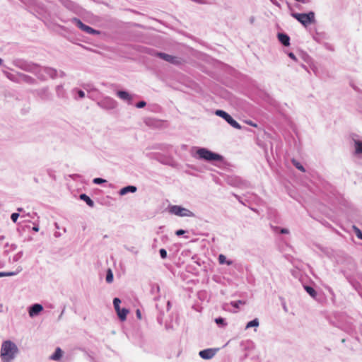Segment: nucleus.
Returning <instances> with one entry per match:
<instances>
[{"mask_svg": "<svg viewBox=\"0 0 362 362\" xmlns=\"http://www.w3.org/2000/svg\"><path fill=\"white\" fill-rule=\"evenodd\" d=\"M80 199L83 200L89 206L93 207L94 206L93 201L86 194H81Z\"/></svg>", "mask_w": 362, "mask_h": 362, "instance_id": "ddd939ff", "label": "nucleus"}, {"mask_svg": "<svg viewBox=\"0 0 362 362\" xmlns=\"http://www.w3.org/2000/svg\"><path fill=\"white\" fill-rule=\"evenodd\" d=\"M169 211L171 214H175L178 216H188V217L194 216V214L191 211H189L187 209L183 208L180 206H177V205L172 206L170 208Z\"/></svg>", "mask_w": 362, "mask_h": 362, "instance_id": "20e7f679", "label": "nucleus"}, {"mask_svg": "<svg viewBox=\"0 0 362 362\" xmlns=\"http://www.w3.org/2000/svg\"><path fill=\"white\" fill-rule=\"evenodd\" d=\"M216 115H218V116H219V117H222V118H223V119H225V118H226V117H227V116L228 115V114L226 112H225V111H223V110H216Z\"/></svg>", "mask_w": 362, "mask_h": 362, "instance_id": "412c9836", "label": "nucleus"}, {"mask_svg": "<svg viewBox=\"0 0 362 362\" xmlns=\"http://www.w3.org/2000/svg\"><path fill=\"white\" fill-rule=\"evenodd\" d=\"M288 56H289L291 59H296V57H295V55H294V54H293V53H292V52L289 53V54H288Z\"/></svg>", "mask_w": 362, "mask_h": 362, "instance_id": "c9c22d12", "label": "nucleus"}, {"mask_svg": "<svg viewBox=\"0 0 362 362\" xmlns=\"http://www.w3.org/2000/svg\"><path fill=\"white\" fill-rule=\"evenodd\" d=\"M73 21L75 23V24L79 29H81V30H83L88 34L94 35V34L100 33L99 31L94 30L93 28H90V26L83 24L81 22V21L78 18H74Z\"/></svg>", "mask_w": 362, "mask_h": 362, "instance_id": "39448f33", "label": "nucleus"}, {"mask_svg": "<svg viewBox=\"0 0 362 362\" xmlns=\"http://www.w3.org/2000/svg\"><path fill=\"white\" fill-rule=\"evenodd\" d=\"M105 180L102 179V178H100V177H97V178H95L93 180V183L95 184H101V183H103L105 182Z\"/></svg>", "mask_w": 362, "mask_h": 362, "instance_id": "cd10ccee", "label": "nucleus"}, {"mask_svg": "<svg viewBox=\"0 0 362 362\" xmlns=\"http://www.w3.org/2000/svg\"><path fill=\"white\" fill-rule=\"evenodd\" d=\"M18 211H22V209H21V208H18Z\"/></svg>", "mask_w": 362, "mask_h": 362, "instance_id": "58836bf2", "label": "nucleus"}, {"mask_svg": "<svg viewBox=\"0 0 362 362\" xmlns=\"http://www.w3.org/2000/svg\"><path fill=\"white\" fill-rule=\"evenodd\" d=\"M281 233H288V230L286 228H283L281 230Z\"/></svg>", "mask_w": 362, "mask_h": 362, "instance_id": "4c0bfd02", "label": "nucleus"}, {"mask_svg": "<svg viewBox=\"0 0 362 362\" xmlns=\"http://www.w3.org/2000/svg\"><path fill=\"white\" fill-rule=\"evenodd\" d=\"M78 96L81 98H83L85 97V93L83 91V90H78Z\"/></svg>", "mask_w": 362, "mask_h": 362, "instance_id": "473e14b6", "label": "nucleus"}, {"mask_svg": "<svg viewBox=\"0 0 362 362\" xmlns=\"http://www.w3.org/2000/svg\"><path fill=\"white\" fill-rule=\"evenodd\" d=\"M117 95L122 100H131V95L126 91L120 90L117 92Z\"/></svg>", "mask_w": 362, "mask_h": 362, "instance_id": "4468645a", "label": "nucleus"}, {"mask_svg": "<svg viewBox=\"0 0 362 362\" xmlns=\"http://www.w3.org/2000/svg\"><path fill=\"white\" fill-rule=\"evenodd\" d=\"M18 352L17 346L11 341H5L1 345V361L11 362Z\"/></svg>", "mask_w": 362, "mask_h": 362, "instance_id": "f257e3e1", "label": "nucleus"}, {"mask_svg": "<svg viewBox=\"0 0 362 362\" xmlns=\"http://www.w3.org/2000/svg\"><path fill=\"white\" fill-rule=\"evenodd\" d=\"M136 317H138V319L141 320V313L140 310L138 309L136 311Z\"/></svg>", "mask_w": 362, "mask_h": 362, "instance_id": "f704fd0d", "label": "nucleus"}, {"mask_svg": "<svg viewBox=\"0 0 362 362\" xmlns=\"http://www.w3.org/2000/svg\"><path fill=\"white\" fill-rule=\"evenodd\" d=\"M245 122L250 126L257 127V124L251 120H245Z\"/></svg>", "mask_w": 362, "mask_h": 362, "instance_id": "7c9ffc66", "label": "nucleus"}, {"mask_svg": "<svg viewBox=\"0 0 362 362\" xmlns=\"http://www.w3.org/2000/svg\"><path fill=\"white\" fill-rule=\"evenodd\" d=\"M231 116L228 114V115L227 116L226 118H225V120L228 123V122L231 119Z\"/></svg>", "mask_w": 362, "mask_h": 362, "instance_id": "e433bc0d", "label": "nucleus"}, {"mask_svg": "<svg viewBox=\"0 0 362 362\" xmlns=\"http://www.w3.org/2000/svg\"><path fill=\"white\" fill-rule=\"evenodd\" d=\"M292 16L305 27L315 21V13L312 11L308 13H293Z\"/></svg>", "mask_w": 362, "mask_h": 362, "instance_id": "7ed1b4c3", "label": "nucleus"}, {"mask_svg": "<svg viewBox=\"0 0 362 362\" xmlns=\"http://www.w3.org/2000/svg\"><path fill=\"white\" fill-rule=\"evenodd\" d=\"M43 308L40 304H35L33 305L29 310V315L31 317H33L35 315H37L42 310Z\"/></svg>", "mask_w": 362, "mask_h": 362, "instance_id": "1a4fd4ad", "label": "nucleus"}, {"mask_svg": "<svg viewBox=\"0 0 362 362\" xmlns=\"http://www.w3.org/2000/svg\"><path fill=\"white\" fill-rule=\"evenodd\" d=\"M197 153L200 158L207 161L222 160L223 159L221 155L215 153L206 148H199L197 150Z\"/></svg>", "mask_w": 362, "mask_h": 362, "instance_id": "f03ea898", "label": "nucleus"}, {"mask_svg": "<svg viewBox=\"0 0 362 362\" xmlns=\"http://www.w3.org/2000/svg\"><path fill=\"white\" fill-rule=\"evenodd\" d=\"M116 312L117 313L119 318L122 321H124L127 318V315L129 313V310L126 308H122V309L119 308V311H116Z\"/></svg>", "mask_w": 362, "mask_h": 362, "instance_id": "f8f14e48", "label": "nucleus"}, {"mask_svg": "<svg viewBox=\"0 0 362 362\" xmlns=\"http://www.w3.org/2000/svg\"><path fill=\"white\" fill-rule=\"evenodd\" d=\"M278 40L279 42L284 45V46H289L290 45V37L288 35L284 33H279L277 35Z\"/></svg>", "mask_w": 362, "mask_h": 362, "instance_id": "6e6552de", "label": "nucleus"}, {"mask_svg": "<svg viewBox=\"0 0 362 362\" xmlns=\"http://www.w3.org/2000/svg\"><path fill=\"white\" fill-rule=\"evenodd\" d=\"M146 102H144V101H140V102H139V103L136 105V107L137 108H142V107H145V106H146Z\"/></svg>", "mask_w": 362, "mask_h": 362, "instance_id": "c85d7f7f", "label": "nucleus"}, {"mask_svg": "<svg viewBox=\"0 0 362 362\" xmlns=\"http://www.w3.org/2000/svg\"><path fill=\"white\" fill-rule=\"evenodd\" d=\"M160 255L163 259H165L167 257V252L165 249L162 248L159 251Z\"/></svg>", "mask_w": 362, "mask_h": 362, "instance_id": "393cba45", "label": "nucleus"}, {"mask_svg": "<svg viewBox=\"0 0 362 362\" xmlns=\"http://www.w3.org/2000/svg\"><path fill=\"white\" fill-rule=\"evenodd\" d=\"M158 55L163 59L171 62L173 64H179L180 60L177 57L165 54V53H158Z\"/></svg>", "mask_w": 362, "mask_h": 362, "instance_id": "423d86ee", "label": "nucleus"}, {"mask_svg": "<svg viewBox=\"0 0 362 362\" xmlns=\"http://www.w3.org/2000/svg\"><path fill=\"white\" fill-rule=\"evenodd\" d=\"M228 124L237 129H240L242 128L240 124L233 119V117H231L230 120L228 122Z\"/></svg>", "mask_w": 362, "mask_h": 362, "instance_id": "dca6fc26", "label": "nucleus"}, {"mask_svg": "<svg viewBox=\"0 0 362 362\" xmlns=\"http://www.w3.org/2000/svg\"><path fill=\"white\" fill-rule=\"evenodd\" d=\"M218 262L220 264H223L224 263H227L228 264H230V262H226V257L223 255H220L218 257Z\"/></svg>", "mask_w": 362, "mask_h": 362, "instance_id": "5701e85b", "label": "nucleus"}, {"mask_svg": "<svg viewBox=\"0 0 362 362\" xmlns=\"http://www.w3.org/2000/svg\"><path fill=\"white\" fill-rule=\"evenodd\" d=\"M14 273H6V272H2L1 273V277L2 276H11V275H13Z\"/></svg>", "mask_w": 362, "mask_h": 362, "instance_id": "72a5a7b5", "label": "nucleus"}, {"mask_svg": "<svg viewBox=\"0 0 362 362\" xmlns=\"http://www.w3.org/2000/svg\"><path fill=\"white\" fill-rule=\"evenodd\" d=\"M121 303V300L118 298H115L113 300V304L114 307L116 311H119V309L120 308L119 304Z\"/></svg>", "mask_w": 362, "mask_h": 362, "instance_id": "4be33fe9", "label": "nucleus"}, {"mask_svg": "<svg viewBox=\"0 0 362 362\" xmlns=\"http://www.w3.org/2000/svg\"><path fill=\"white\" fill-rule=\"evenodd\" d=\"M245 301H243V300L231 302V305L235 308H239L240 305H245Z\"/></svg>", "mask_w": 362, "mask_h": 362, "instance_id": "b1692460", "label": "nucleus"}, {"mask_svg": "<svg viewBox=\"0 0 362 362\" xmlns=\"http://www.w3.org/2000/svg\"><path fill=\"white\" fill-rule=\"evenodd\" d=\"M292 163L293 164V165L298 168L299 170L302 171V172H305V170L304 168V167L299 163L295 159H293L292 160Z\"/></svg>", "mask_w": 362, "mask_h": 362, "instance_id": "f3484780", "label": "nucleus"}, {"mask_svg": "<svg viewBox=\"0 0 362 362\" xmlns=\"http://www.w3.org/2000/svg\"><path fill=\"white\" fill-rule=\"evenodd\" d=\"M356 153H362V142L358 140L354 141Z\"/></svg>", "mask_w": 362, "mask_h": 362, "instance_id": "2eb2a0df", "label": "nucleus"}, {"mask_svg": "<svg viewBox=\"0 0 362 362\" xmlns=\"http://www.w3.org/2000/svg\"><path fill=\"white\" fill-rule=\"evenodd\" d=\"M136 191V187L134 186H127L125 187H123L119 191L120 195H124L127 194L128 192H135Z\"/></svg>", "mask_w": 362, "mask_h": 362, "instance_id": "9b49d317", "label": "nucleus"}, {"mask_svg": "<svg viewBox=\"0 0 362 362\" xmlns=\"http://www.w3.org/2000/svg\"><path fill=\"white\" fill-rule=\"evenodd\" d=\"M185 233V231L184 230H177L176 232H175V234L177 235V236H180V235H182L183 234Z\"/></svg>", "mask_w": 362, "mask_h": 362, "instance_id": "2f4dec72", "label": "nucleus"}, {"mask_svg": "<svg viewBox=\"0 0 362 362\" xmlns=\"http://www.w3.org/2000/svg\"><path fill=\"white\" fill-rule=\"evenodd\" d=\"M305 289L312 297L316 296L317 293L313 288L307 286H305Z\"/></svg>", "mask_w": 362, "mask_h": 362, "instance_id": "6ab92c4d", "label": "nucleus"}, {"mask_svg": "<svg viewBox=\"0 0 362 362\" xmlns=\"http://www.w3.org/2000/svg\"><path fill=\"white\" fill-rule=\"evenodd\" d=\"M62 350L58 347L56 349L55 352L49 357V358L53 361H58L62 357Z\"/></svg>", "mask_w": 362, "mask_h": 362, "instance_id": "9d476101", "label": "nucleus"}, {"mask_svg": "<svg viewBox=\"0 0 362 362\" xmlns=\"http://www.w3.org/2000/svg\"><path fill=\"white\" fill-rule=\"evenodd\" d=\"M216 354V350L213 349H208L202 350L199 352V356L204 359H210Z\"/></svg>", "mask_w": 362, "mask_h": 362, "instance_id": "0eeeda50", "label": "nucleus"}, {"mask_svg": "<svg viewBox=\"0 0 362 362\" xmlns=\"http://www.w3.org/2000/svg\"><path fill=\"white\" fill-rule=\"evenodd\" d=\"M356 236L361 239L362 238V232L356 227H354Z\"/></svg>", "mask_w": 362, "mask_h": 362, "instance_id": "c756f323", "label": "nucleus"}, {"mask_svg": "<svg viewBox=\"0 0 362 362\" xmlns=\"http://www.w3.org/2000/svg\"><path fill=\"white\" fill-rule=\"evenodd\" d=\"M18 217H19V214L13 213L11 214V218L14 223H16Z\"/></svg>", "mask_w": 362, "mask_h": 362, "instance_id": "a878e982", "label": "nucleus"}, {"mask_svg": "<svg viewBox=\"0 0 362 362\" xmlns=\"http://www.w3.org/2000/svg\"><path fill=\"white\" fill-rule=\"evenodd\" d=\"M259 326V321L257 319H255L250 322H249L247 325L246 328H250L252 327H258Z\"/></svg>", "mask_w": 362, "mask_h": 362, "instance_id": "aec40b11", "label": "nucleus"}, {"mask_svg": "<svg viewBox=\"0 0 362 362\" xmlns=\"http://www.w3.org/2000/svg\"><path fill=\"white\" fill-rule=\"evenodd\" d=\"M215 322L218 325H226V324L224 322V320L221 317L216 318L215 320Z\"/></svg>", "mask_w": 362, "mask_h": 362, "instance_id": "bb28decb", "label": "nucleus"}, {"mask_svg": "<svg viewBox=\"0 0 362 362\" xmlns=\"http://www.w3.org/2000/svg\"><path fill=\"white\" fill-rule=\"evenodd\" d=\"M113 281V274H112V272L110 269H109L107 272V275H106V281L107 283H112Z\"/></svg>", "mask_w": 362, "mask_h": 362, "instance_id": "a211bd4d", "label": "nucleus"}]
</instances>
